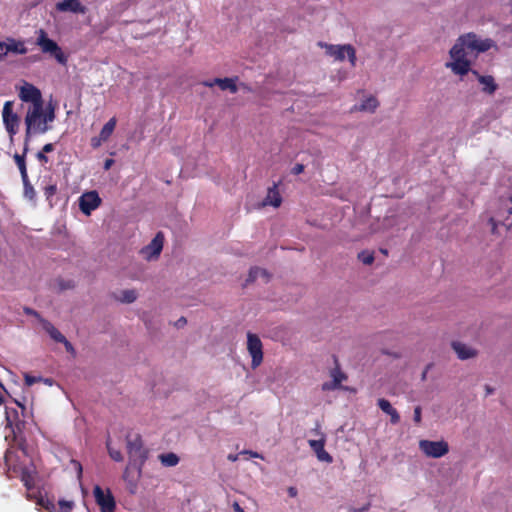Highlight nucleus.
I'll use <instances>...</instances> for the list:
<instances>
[{"label": "nucleus", "instance_id": "35", "mask_svg": "<svg viewBox=\"0 0 512 512\" xmlns=\"http://www.w3.org/2000/svg\"><path fill=\"white\" fill-rule=\"evenodd\" d=\"M57 192V186L55 184L48 185L44 188V195L47 200L51 199Z\"/></svg>", "mask_w": 512, "mask_h": 512}, {"label": "nucleus", "instance_id": "38", "mask_svg": "<svg viewBox=\"0 0 512 512\" xmlns=\"http://www.w3.org/2000/svg\"><path fill=\"white\" fill-rule=\"evenodd\" d=\"M36 158L38 159L39 162H41L43 164H46L49 162V158L46 156V153H44L42 150L36 154Z\"/></svg>", "mask_w": 512, "mask_h": 512}, {"label": "nucleus", "instance_id": "53", "mask_svg": "<svg viewBox=\"0 0 512 512\" xmlns=\"http://www.w3.org/2000/svg\"><path fill=\"white\" fill-rule=\"evenodd\" d=\"M485 390H486V395H490L494 392V389L492 387H490L489 385L485 386Z\"/></svg>", "mask_w": 512, "mask_h": 512}, {"label": "nucleus", "instance_id": "43", "mask_svg": "<svg viewBox=\"0 0 512 512\" xmlns=\"http://www.w3.org/2000/svg\"><path fill=\"white\" fill-rule=\"evenodd\" d=\"M24 379H25L26 385H28V386H31V385H33L34 383L37 382V378L34 377V376H31L29 374H25Z\"/></svg>", "mask_w": 512, "mask_h": 512}, {"label": "nucleus", "instance_id": "15", "mask_svg": "<svg viewBox=\"0 0 512 512\" xmlns=\"http://www.w3.org/2000/svg\"><path fill=\"white\" fill-rule=\"evenodd\" d=\"M336 367L331 371V382H326L322 385L324 391L335 390L341 387L342 381L347 379V376L340 370L337 359L335 358Z\"/></svg>", "mask_w": 512, "mask_h": 512}, {"label": "nucleus", "instance_id": "21", "mask_svg": "<svg viewBox=\"0 0 512 512\" xmlns=\"http://www.w3.org/2000/svg\"><path fill=\"white\" fill-rule=\"evenodd\" d=\"M282 203V197L278 190V184L274 183L272 187L268 188L266 197L263 200L264 206H273L278 208Z\"/></svg>", "mask_w": 512, "mask_h": 512}, {"label": "nucleus", "instance_id": "37", "mask_svg": "<svg viewBox=\"0 0 512 512\" xmlns=\"http://www.w3.org/2000/svg\"><path fill=\"white\" fill-rule=\"evenodd\" d=\"M421 413H422L421 407L420 406L415 407L413 420L416 424H420V422H421Z\"/></svg>", "mask_w": 512, "mask_h": 512}, {"label": "nucleus", "instance_id": "7", "mask_svg": "<svg viewBox=\"0 0 512 512\" xmlns=\"http://www.w3.org/2000/svg\"><path fill=\"white\" fill-rule=\"evenodd\" d=\"M420 450L428 457L440 458L449 452V445L446 441L420 440Z\"/></svg>", "mask_w": 512, "mask_h": 512}, {"label": "nucleus", "instance_id": "59", "mask_svg": "<svg viewBox=\"0 0 512 512\" xmlns=\"http://www.w3.org/2000/svg\"><path fill=\"white\" fill-rule=\"evenodd\" d=\"M381 253H383L384 255H388V251L387 249H380Z\"/></svg>", "mask_w": 512, "mask_h": 512}, {"label": "nucleus", "instance_id": "34", "mask_svg": "<svg viewBox=\"0 0 512 512\" xmlns=\"http://www.w3.org/2000/svg\"><path fill=\"white\" fill-rule=\"evenodd\" d=\"M379 408L386 414L390 415V413L394 412V410H396L395 408L392 407L391 403L384 399V398H380L378 399V402H377Z\"/></svg>", "mask_w": 512, "mask_h": 512}, {"label": "nucleus", "instance_id": "47", "mask_svg": "<svg viewBox=\"0 0 512 512\" xmlns=\"http://www.w3.org/2000/svg\"><path fill=\"white\" fill-rule=\"evenodd\" d=\"M71 462L74 465V467L77 469L78 476L81 477V475H82V465H81V463L79 461H76V460H72Z\"/></svg>", "mask_w": 512, "mask_h": 512}, {"label": "nucleus", "instance_id": "40", "mask_svg": "<svg viewBox=\"0 0 512 512\" xmlns=\"http://www.w3.org/2000/svg\"><path fill=\"white\" fill-rule=\"evenodd\" d=\"M390 422L392 424H398L399 421H400V415L399 413L397 412V410H394V412L390 413Z\"/></svg>", "mask_w": 512, "mask_h": 512}, {"label": "nucleus", "instance_id": "52", "mask_svg": "<svg viewBox=\"0 0 512 512\" xmlns=\"http://www.w3.org/2000/svg\"><path fill=\"white\" fill-rule=\"evenodd\" d=\"M233 508L236 512H244L243 508L239 505L238 502L233 503Z\"/></svg>", "mask_w": 512, "mask_h": 512}, {"label": "nucleus", "instance_id": "12", "mask_svg": "<svg viewBox=\"0 0 512 512\" xmlns=\"http://www.w3.org/2000/svg\"><path fill=\"white\" fill-rule=\"evenodd\" d=\"M101 202L102 200L96 191H89L79 198V207L85 215H90L93 210L101 205Z\"/></svg>", "mask_w": 512, "mask_h": 512}, {"label": "nucleus", "instance_id": "6", "mask_svg": "<svg viewBox=\"0 0 512 512\" xmlns=\"http://www.w3.org/2000/svg\"><path fill=\"white\" fill-rule=\"evenodd\" d=\"M36 44L41 48L43 53H49L57 60L58 63L66 65L68 60L67 56L64 54L59 45L48 37L45 30L40 29L38 31Z\"/></svg>", "mask_w": 512, "mask_h": 512}, {"label": "nucleus", "instance_id": "1", "mask_svg": "<svg viewBox=\"0 0 512 512\" xmlns=\"http://www.w3.org/2000/svg\"><path fill=\"white\" fill-rule=\"evenodd\" d=\"M494 47H496V44L492 39H481L473 32L461 35L449 51L452 61L447 62L445 66L455 75L465 76L469 73L471 67V61L467 58L466 50L483 53Z\"/></svg>", "mask_w": 512, "mask_h": 512}, {"label": "nucleus", "instance_id": "8", "mask_svg": "<svg viewBox=\"0 0 512 512\" xmlns=\"http://www.w3.org/2000/svg\"><path fill=\"white\" fill-rule=\"evenodd\" d=\"M247 350L252 358V368H257L263 361V345L258 335L247 333Z\"/></svg>", "mask_w": 512, "mask_h": 512}, {"label": "nucleus", "instance_id": "17", "mask_svg": "<svg viewBox=\"0 0 512 512\" xmlns=\"http://www.w3.org/2000/svg\"><path fill=\"white\" fill-rule=\"evenodd\" d=\"M201 84L205 87L217 85L221 90H229L231 93H236L238 90L235 80L232 78H215L213 80L202 81Z\"/></svg>", "mask_w": 512, "mask_h": 512}, {"label": "nucleus", "instance_id": "27", "mask_svg": "<svg viewBox=\"0 0 512 512\" xmlns=\"http://www.w3.org/2000/svg\"><path fill=\"white\" fill-rule=\"evenodd\" d=\"M26 151H27V148L24 149V154L20 155V154L16 153L14 155V160H15V163L17 164L18 168H19L22 180H26V177L28 175L27 167H26V162H25V152Z\"/></svg>", "mask_w": 512, "mask_h": 512}, {"label": "nucleus", "instance_id": "51", "mask_svg": "<svg viewBox=\"0 0 512 512\" xmlns=\"http://www.w3.org/2000/svg\"><path fill=\"white\" fill-rule=\"evenodd\" d=\"M186 322H187V321H186V318H185V317H181V318H179V319H178V321L176 322V325H177L178 327H182V326H184V325L186 324Z\"/></svg>", "mask_w": 512, "mask_h": 512}, {"label": "nucleus", "instance_id": "62", "mask_svg": "<svg viewBox=\"0 0 512 512\" xmlns=\"http://www.w3.org/2000/svg\"><path fill=\"white\" fill-rule=\"evenodd\" d=\"M510 5H511V14H512V1H511V4H510Z\"/></svg>", "mask_w": 512, "mask_h": 512}, {"label": "nucleus", "instance_id": "9", "mask_svg": "<svg viewBox=\"0 0 512 512\" xmlns=\"http://www.w3.org/2000/svg\"><path fill=\"white\" fill-rule=\"evenodd\" d=\"M27 52L28 49L23 40L8 37L6 41H0V62L3 61L9 53L24 55Z\"/></svg>", "mask_w": 512, "mask_h": 512}, {"label": "nucleus", "instance_id": "18", "mask_svg": "<svg viewBox=\"0 0 512 512\" xmlns=\"http://www.w3.org/2000/svg\"><path fill=\"white\" fill-rule=\"evenodd\" d=\"M164 236L161 232H158L152 239L149 245H147L142 252L147 255L148 258L157 257L160 255L163 248Z\"/></svg>", "mask_w": 512, "mask_h": 512}, {"label": "nucleus", "instance_id": "13", "mask_svg": "<svg viewBox=\"0 0 512 512\" xmlns=\"http://www.w3.org/2000/svg\"><path fill=\"white\" fill-rule=\"evenodd\" d=\"M469 73H471L481 85V92L487 95H494V93L498 89V84L495 81V78L492 75H482L477 70L471 69Z\"/></svg>", "mask_w": 512, "mask_h": 512}, {"label": "nucleus", "instance_id": "60", "mask_svg": "<svg viewBox=\"0 0 512 512\" xmlns=\"http://www.w3.org/2000/svg\"><path fill=\"white\" fill-rule=\"evenodd\" d=\"M18 406H20L23 410H25V406L21 405L19 402H16Z\"/></svg>", "mask_w": 512, "mask_h": 512}, {"label": "nucleus", "instance_id": "56", "mask_svg": "<svg viewBox=\"0 0 512 512\" xmlns=\"http://www.w3.org/2000/svg\"><path fill=\"white\" fill-rule=\"evenodd\" d=\"M228 459H229V460H231V461H236V460H237V455H232V454H230V455L228 456Z\"/></svg>", "mask_w": 512, "mask_h": 512}, {"label": "nucleus", "instance_id": "36", "mask_svg": "<svg viewBox=\"0 0 512 512\" xmlns=\"http://www.w3.org/2000/svg\"><path fill=\"white\" fill-rule=\"evenodd\" d=\"M24 313L26 315H30V316L37 318L39 321H40V319H43L37 311H35L34 309L29 308V307L24 308Z\"/></svg>", "mask_w": 512, "mask_h": 512}, {"label": "nucleus", "instance_id": "48", "mask_svg": "<svg viewBox=\"0 0 512 512\" xmlns=\"http://www.w3.org/2000/svg\"><path fill=\"white\" fill-rule=\"evenodd\" d=\"M431 368H432V364H431V363H430V364H428V365L425 367V369H424V371L422 372V375H421V380H422V381H425V380H426V378H427V374H428V371H429Z\"/></svg>", "mask_w": 512, "mask_h": 512}, {"label": "nucleus", "instance_id": "54", "mask_svg": "<svg viewBox=\"0 0 512 512\" xmlns=\"http://www.w3.org/2000/svg\"><path fill=\"white\" fill-rule=\"evenodd\" d=\"M6 419H7V422H8V425L12 426L13 422L11 420V413L9 411L6 412Z\"/></svg>", "mask_w": 512, "mask_h": 512}, {"label": "nucleus", "instance_id": "61", "mask_svg": "<svg viewBox=\"0 0 512 512\" xmlns=\"http://www.w3.org/2000/svg\"><path fill=\"white\" fill-rule=\"evenodd\" d=\"M38 123H41V124H42V118H40V119L37 121L36 125H37Z\"/></svg>", "mask_w": 512, "mask_h": 512}, {"label": "nucleus", "instance_id": "28", "mask_svg": "<svg viewBox=\"0 0 512 512\" xmlns=\"http://www.w3.org/2000/svg\"><path fill=\"white\" fill-rule=\"evenodd\" d=\"M136 299H137V293L133 289L121 291V296L118 297V300L123 303H132Z\"/></svg>", "mask_w": 512, "mask_h": 512}, {"label": "nucleus", "instance_id": "20", "mask_svg": "<svg viewBox=\"0 0 512 512\" xmlns=\"http://www.w3.org/2000/svg\"><path fill=\"white\" fill-rule=\"evenodd\" d=\"M141 475H138V471L135 470L134 465H130L128 462L124 472H123V479L125 482H127L129 491L131 493H134L137 488V483Z\"/></svg>", "mask_w": 512, "mask_h": 512}, {"label": "nucleus", "instance_id": "19", "mask_svg": "<svg viewBox=\"0 0 512 512\" xmlns=\"http://www.w3.org/2000/svg\"><path fill=\"white\" fill-rule=\"evenodd\" d=\"M309 445L311 449L316 453L317 458L320 461L331 463L333 461L332 456L324 449L325 440H309Z\"/></svg>", "mask_w": 512, "mask_h": 512}, {"label": "nucleus", "instance_id": "45", "mask_svg": "<svg viewBox=\"0 0 512 512\" xmlns=\"http://www.w3.org/2000/svg\"><path fill=\"white\" fill-rule=\"evenodd\" d=\"M54 150V144L53 143H47L42 147V151L44 153H50Z\"/></svg>", "mask_w": 512, "mask_h": 512}, {"label": "nucleus", "instance_id": "10", "mask_svg": "<svg viewBox=\"0 0 512 512\" xmlns=\"http://www.w3.org/2000/svg\"><path fill=\"white\" fill-rule=\"evenodd\" d=\"M3 123L10 136L17 133L19 127V116L13 112V102L6 101L2 111Z\"/></svg>", "mask_w": 512, "mask_h": 512}, {"label": "nucleus", "instance_id": "23", "mask_svg": "<svg viewBox=\"0 0 512 512\" xmlns=\"http://www.w3.org/2000/svg\"><path fill=\"white\" fill-rule=\"evenodd\" d=\"M42 328L49 334V336L55 341L60 342L65 340V336L48 320L40 319Z\"/></svg>", "mask_w": 512, "mask_h": 512}, {"label": "nucleus", "instance_id": "42", "mask_svg": "<svg viewBox=\"0 0 512 512\" xmlns=\"http://www.w3.org/2000/svg\"><path fill=\"white\" fill-rule=\"evenodd\" d=\"M304 168H305V167H304V165H303V164L298 163V164H296V165L292 168V173H293L294 175H299V174H301V173L304 171Z\"/></svg>", "mask_w": 512, "mask_h": 512}, {"label": "nucleus", "instance_id": "25", "mask_svg": "<svg viewBox=\"0 0 512 512\" xmlns=\"http://www.w3.org/2000/svg\"><path fill=\"white\" fill-rule=\"evenodd\" d=\"M116 123H117L116 118L113 117L103 126V128L101 129V131L99 133V136L101 137L102 140L107 141L110 138V136L112 135V133L116 127Z\"/></svg>", "mask_w": 512, "mask_h": 512}, {"label": "nucleus", "instance_id": "33", "mask_svg": "<svg viewBox=\"0 0 512 512\" xmlns=\"http://www.w3.org/2000/svg\"><path fill=\"white\" fill-rule=\"evenodd\" d=\"M259 276L267 277V272L259 267H252L249 271V277L247 281H254Z\"/></svg>", "mask_w": 512, "mask_h": 512}, {"label": "nucleus", "instance_id": "41", "mask_svg": "<svg viewBox=\"0 0 512 512\" xmlns=\"http://www.w3.org/2000/svg\"><path fill=\"white\" fill-rule=\"evenodd\" d=\"M59 505L61 507L62 512H70L72 508L71 503L66 501H60Z\"/></svg>", "mask_w": 512, "mask_h": 512}, {"label": "nucleus", "instance_id": "5", "mask_svg": "<svg viewBox=\"0 0 512 512\" xmlns=\"http://www.w3.org/2000/svg\"><path fill=\"white\" fill-rule=\"evenodd\" d=\"M318 46L325 49L326 55L333 57L336 61H343L347 56L350 65L356 66V50L351 44L333 45L325 42H319Z\"/></svg>", "mask_w": 512, "mask_h": 512}, {"label": "nucleus", "instance_id": "50", "mask_svg": "<svg viewBox=\"0 0 512 512\" xmlns=\"http://www.w3.org/2000/svg\"><path fill=\"white\" fill-rule=\"evenodd\" d=\"M288 494L290 497H296L297 496V489L295 487H289L288 488Z\"/></svg>", "mask_w": 512, "mask_h": 512}, {"label": "nucleus", "instance_id": "26", "mask_svg": "<svg viewBox=\"0 0 512 512\" xmlns=\"http://www.w3.org/2000/svg\"><path fill=\"white\" fill-rule=\"evenodd\" d=\"M378 106H379L378 100L374 96H369L361 102L358 110L374 112Z\"/></svg>", "mask_w": 512, "mask_h": 512}, {"label": "nucleus", "instance_id": "30", "mask_svg": "<svg viewBox=\"0 0 512 512\" xmlns=\"http://www.w3.org/2000/svg\"><path fill=\"white\" fill-rule=\"evenodd\" d=\"M26 498L31 501H35L37 505L43 506L44 500L39 491H36L35 488L31 491H27Z\"/></svg>", "mask_w": 512, "mask_h": 512}, {"label": "nucleus", "instance_id": "14", "mask_svg": "<svg viewBox=\"0 0 512 512\" xmlns=\"http://www.w3.org/2000/svg\"><path fill=\"white\" fill-rule=\"evenodd\" d=\"M41 118H42V124L38 123L36 125V123L38 121V120H36L33 125V128L31 129V134L32 133L33 134H44L50 129V127L48 126V123L53 122L55 119L54 107L51 104H49V106L46 108L45 112L42 109Z\"/></svg>", "mask_w": 512, "mask_h": 512}, {"label": "nucleus", "instance_id": "2", "mask_svg": "<svg viewBox=\"0 0 512 512\" xmlns=\"http://www.w3.org/2000/svg\"><path fill=\"white\" fill-rule=\"evenodd\" d=\"M18 96L23 102L32 104V106L28 109L25 117V142H27L31 135V129L33 128L35 121L41 118L43 98L41 91L33 84H30L26 81H24L23 85L19 88Z\"/></svg>", "mask_w": 512, "mask_h": 512}, {"label": "nucleus", "instance_id": "16", "mask_svg": "<svg viewBox=\"0 0 512 512\" xmlns=\"http://www.w3.org/2000/svg\"><path fill=\"white\" fill-rule=\"evenodd\" d=\"M55 8L58 12H72L75 14H84L86 7L79 0H63L56 3Z\"/></svg>", "mask_w": 512, "mask_h": 512}, {"label": "nucleus", "instance_id": "22", "mask_svg": "<svg viewBox=\"0 0 512 512\" xmlns=\"http://www.w3.org/2000/svg\"><path fill=\"white\" fill-rule=\"evenodd\" d=\"M452 348L456 352L458 358L461 360L473 358L477 355V351L475 349L458 341L452 342Z\"/></svg>", "mask_w": 512, "mask_h": 512}, {"label": "nucleus", "instance_id": "29", "mask_svg": "<svg viewBox=\"0 0 512 512\" xmlns=\"http://www.w3.org/2000/svg\"><path fill=\"white\" fill-rule=\"evenodd\" d=\"M24 185V195L25 197L29 198L30 200H33L36 196V192L31 185L28 176L26 177V180H22Z\"/></svg>", "mask_w": 512, "mask_h": 512}, {"label": "nucleus", "instance_id": "44", "mask_svg": "<svg viewBox=\"0 0 512 512\" xmlns=\"http://www.w3.org/2000/svg\"><path fill=\"white\" fill-rule=\"evenodd\" d=\"M102 142H105V140H102L100 136L91 139V145L93 148H98Z\"/></svg>", "mask_w": 512, "mask_h": 512}, {"label": "nucleus", "instance_id": "57", "mask_svg": "<svg viewBox=\"0 0 512 512\" xmlns=\"http://www.w3.org/2000/svg\"><path fill=\"white\" fill-rule=\"evenodd\" d=\"M490 223L493 225V230L496 228V223L493 218H490Z\"/></svg>", "mask_w": 512, "mask_h": 512}, {"label": "nucleus", "instance_id": "55", "mask_svg": "<svg viewBox=\"0 0 512 512\" xmlns=\"http://www.w3.org/2000/svg\"><path fill=\"white\" fill-rule=\"evenodd\" d=\"M60 286H61L62 289H67V288L73 287V285H71L70 282L65 284V285L63 283H60Z\"/></svg>", "mask_w": 512, "mask_h": 512}, {"label": "nucleus", "instance_id": "4", "mask_svg": "<svg viewBox=\"0 0 512 512\" xmlns=\"http://www.w3.org/2000/svg\"><path fill=\"white\" fill-rule=\"evenodd\" d=\"M4 459L8 478L20 477L27 491L33 490L35 488V470L20 464H12V453L10 451L5 453Z\"/></svg>", "mask_w": 512, "mask_h": 512}, {"label": "nucleus", "instance_id": "49", "mask_svg": "<svg viewBox=\"0 0 512 512\" xmlns=\"http://www.w3.org/2000/svg\"><path fill=\"white\" fill-rule=\"evenodd\" d=\"M114 163V160L109 158V159H106L105 162H104V169L105 170H108L110 169V167L113 165Z\"/></svg>", "mask_w": 512, "mask_h": 512}, {"label": "nucleus", "instance_id": "3", "mask_svg": "<svg viewBox=\"0 0 512 512\" xmlns=\"http://www.w3.org/2000/svg\"><path fill=\"white\" fill-rule=\"evenodd\" d=\"M126 449L128 462L130 465H134L135 470L138 471V475H141L149 453L144 447L141 436L139 434L134 435V437L128 435L126 437Z\"/></svg>", "mask_w": 512, "mask_h": 512}, {"label": "nucleus", "instance_id": "39", "mask_svg": "<svg viewBox=\"0 0 512 512\" xmlns=\"http://www.w3.org/2000/svg\"><path fill=\"white\" fill-rule=\"evenodd\" d=\"M59 343H63L65 346V349L68 353H71L72 355L75 354V349L73 345L65 338L64 341H60Z\"/></svg>", "mask_w": 512, "mask_h": 512}, {"label": "nucleus", "instance_id": "32", "mask_svg": "<svg viewBox=\"0 0 512 512\" xmlns=\"http://www.w3.org/2000/svg\"><path fill=\"white\" fill-rule=\"evenodd\" d=\"M106 446H107V450H108V453H109V456L116 462H121L123 461V455L121 453L120 450L118 449H115L113 447H111L110 445V441H107L106 443Z\"/></svg>", "mask_w": 512, "mask_h": 512}, {"label": "nucleus", "instance_id": "31", "mask_svg": "<svg viewBox=\"0 0 512 512\" xmlns=\"http://www.w3.org/2000/svg\"><path fill=\"white\" fill-rule=\"evenodd\" d=\"M358 259L365 265H371L374 262V254L370 251H361L358 253Z\"/></svg>", "mask_w": 512, "mask_h": 512}, {"label": "nucleus", "instance_id": "46", "mask_svg": "<svg viewBox=\"0 0 512 512\" xmlns=\"http://www.w3.org/2000/svg\"><path fill=\"white\" fill-rule=\"evenodd\" d=\"M240 454H248V455H250L251 457H254V458H261V459H263V457H262L259 453H257V452H253V451H251V450H244V451H242Z\"/></svg>", "mask_w": 512, "mask_h": 512}, {"label": "nucleus", "instance_id": "11", "mask_svg": "<svg viewBox=\"0 0 512 512\" xmlns=\"http://www.w3.org/2000/svg\"><path fill=\"white\" fill-rule=\"evenodd\" d=\"M93 494L101 512H114L116 502L109 489L105 493L100 486L96 485L93 489Z\"/></svg>", "mask_w": 512, "mask_h": 512}, {"label": "nucleus", "instance_id": "58", "mask_svg": "<svg viewBox=\"0 0 512 512\" xmlns=\"http://www.w3.org/2000/svg\"><path fill=\"white\" fill-rule=\"evenodd\" d=\"M509 201L512 203V196L509 198ZM508 213L512 215V207L508 209Z\"/></svg>", "mask_w": 512, "mask_h": 512}, {"label": "nucleus", "instance_id": "24", "mask_svg": "<svg viewBox=\"0 0 512 512\" xmlns=\"http://www.w3.org/2000/svg\"><path fill=\"white\" fill-rule=\"evenodd\" d=\"M158 458H159L161 464L165 467L176 466L180 460L179 457L173 452L160 454L158 456Z\"/></svg>", "mask_w": 512, "mask_h": 512}]
</instances>
